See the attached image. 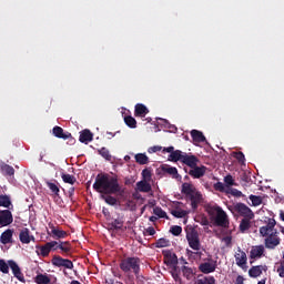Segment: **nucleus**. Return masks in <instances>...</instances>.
<instances>
[{"label": "nucleus", "mask_w": 284, "mask_h": 284, "mask_svg": "<svg viewBox=\"0 0 284 284\" xmlns=\"http://www.w3.org/2000/svg\"><path fill=\"white\" fill-rule=\"evenodd\" d=\"M93 190L102 194L101 199L108 205H116V197L112 196V194H123V187L119 183V175H110L108 173L97 175Z\"/></svg>", "instance_id": "nucleus-1"}, {"label": "nucleus", "mask_w": 284, "mask_h": 284, "mask_svg": "<svg viewBox=\"0 0 284 284\" xmlns=\"http://www.w3.org/2000/svg\"><path fill=\"white\" fill-rule=\"evenodd\" d=\"M120 270L129 275V281H132L134 276L139 278L141 274V258L138 256H129L124 257L120 262ZM134 274V276L130 275Z\"/></svg>", "instance_id": "nucleus-2"}, {"label": "nucleus", "mask_w": 284, "mask_h": 284, "mask_svg": "<svg viewBox=\"0 0 284 284\" xmlns=\"http://www.w3.org/2000/svg\"><path fill=\"white\" fill-rule=\"evenodd\" d=\"M206 212L215 227H230L227 213L221 206H207Z\"/></svg>", "instance_id": "nucleus-3"}, {"label": "nucleus", "mask_w": 284, "mask_h": 284, "mask_svg": "<svg viewBox=\"0 0 284 284\" xmlns=\"http://www.w3.org/2000/svg\"><path fill=\"white\" fill-rule=\"evenodd\" d=\"M264 245L266 250H276L281 245V237L278 236V230H275L273 233H268L265 236Z\"/></svg>", "instance_id": "nucleus-4"}, {"label": "nucleus", "mask_w": 284, "mask_h": 284, "mask_svg": "<svg viewBox=\"0 0 284 284\" xmlns=\"http://www.w3.org/2000/svg\"><path fill=\"white\" fill-rule=\"evenodd\" d=\"M265 225L260 227L261 236L265 237L276 231V220L274 217H265L264 220Z\"/></svg>", "instance_id": "nucleus-5"}, {"label": "nucleus", "mask_w": 284, "mask_h": 284, "mask_svg": "<svg viewBox=\"0 0 284 284\" xmlns=\"http://www.w3.org/2000/svg\"><path fill=\"white\" fill-rule=\"evenodd\" d=\"M53 132V136H57V139H63L64 141H68L69 145H74V143H77V140H74V138H72V133L70 132H63V128L61 126H54L52 129Z\"/></svg>", "instance_id": "nucleus-6"}, {"label": "nucleus", "mask_w": 284, "mask_h": 284, "mask_svg": "<svg viewBox=\"0 0 284 284\" xmlns=\"http://www.w3.org/2000/svg\"><path fill=\"white\" fill-rule=\"evenodd\" d=\"M234 211L239 212L240 216H243L244 219H254V212L245 203H236L234 205Z\"/></svg>", "instance_id": "nucleus-7"}, {"label": "nucleus", "mask_w": 284, "mask_h": 284, "mask_svg": "<svg viewBox=\"0 0 284 284\" xmlns=\"http://www.w3.org/2000/svg\"><path fill=\"white\" fill-rule=\"evenodd\" d=\"M51 263L52 265H54V267H65L67 270L74 268V264L72 263V261L63 258L59 255H54L51 260Z\"/></svg>", "instance_id": "nucleus-8"}, {"label": "nucleus", "mask_w": 284, "mask_h": 284, "mask_svg": "<svg viewBox=\"0 0 284 284\" xmlns=\"http://www.w3.org/2000/svg\"><path fill=\"white\" fill-rule=\"evenodd\" d=\"M162 254L164 256L165 265L169 267H176V265H179V257L176 256V253L170 250H164L162 251Z\"/></svg>", "instance_id": "nucleus-9"}, {"label": "nucleus", "mask_w": 284, "mask_h": 284, "mask_svg": "<svg viewBox=\"0 0 284 284\" xmlns=\"http://www.w3.org/2000/svg\"><path fill=\"white\" fill-rule=\"evenodd\" d=\"M265 256V246L263 244L252 246L250 251L251 261H258V258H263Z\"/></svg>", "instance_id": "nucleus-10"}, {"label": "nucleus", "mask_w": 284, "mask_h": 284, "mask_svg": "<svg viewBox=\"0 0 284 284\" xmlns=\"http://www.w3.org/2000/svg\"><path fill=\"white\" fill-rule=\"evenodd\" d=\"M14 217H12V212L10 210L0 211V227H7L11 225Z\"/></svg>", "instance_id": "nucleus-11"}, {"label": "nucleus", "mask_w": 284, "mask_h": 284, "mask_svg": "<svg viewBox=\"0 0 284 284\" xmlns=\"http://www.w3.org/2000/svg\"><path fill=\"white\" fill-rule=\"evenodd\" d=\"M199 270L202 274H212V272H216V262L209 260V262L201 263Z\"/></svg>", "instance_id": "nucleus-12"}, {"label": "nucleus", "mask_w": 284, "mask_h": 284, "mask_svg": "<svg viewBox=\"0 0 284 284\" xmlns=\"http://www.w3.org/2000/svg\"><path fill=\"white\" fill-rule=\"evenodd\" d=\"M205 172H207V166H199L197 164L189 171V176H192V179H203V176H205Z\"/></svg>", "instance_id": "nucleus-13"}, {"label": "nucleus", "mask_w": 284, "mask_h": 284, "mask_svg": "<svg viewBox=\"0 0 284 284\" xmlns=\"http://www.w3.org/2000/svg\"><path fill=\"white\" fill-rule=\"evenodd\" d=\"M235 263L237 267H245L247 265V254L241 250V247L237 248V252L235 253Z\"/></svg>", "instance_id": "nucleus-14"}, {"label": "nucleus", "mask_w": 284, "mask_h": 284, "mask_svg": "<svg viewBox=\"0 0 284 284\" xmlns=\"http://www.w3.org/2000/svg\"><path fill=\"white\" fill-rule=\"evenodd\" d=\"M187 201H191V207L192 210L199 209V203L203 200V195L201 192L195 191L194 193H191V195H186Z\"/></svg>", "instance_id": "nucleus-15"}, {"label": "nucleus", "mask_w": 284, "mask_h": 284, "mask_svg": "<svg viewBox=\"0 0 284 284\" xmlns=\"http://www.w3.org/2000/svg\"><path fill=\"white\" fill-rule=\"evenodd\" d=\"M182 163L184 165H187V168H191L192 170V168H196V165H199L200 160L199 158H196V155H190L187 153H184V156L182 158Z\"/></svg>", "instance_id": "nucleus-16"}, {"label": "nucleus", "mask_w": 284, "mask_h": 284, "mask_svg": "<svg viewBox=\"0 0 284 284\" xmlns=\"http://www.w3.org/2000/svg\"><path fill=\"white\" fill-rule=\"evenodd\" d=\"M123 225H125V216L118 215V217L112 219V221L109 223L110 230H123Z\"/></svg>", "instance_id": "nucleus-17"}, {"label": "nucleus", "mask_w": 284, "mask_h": 284, "mask_svg": "<svg viewBox=\"0 0 284 284\" xmlns=\"http://www.w3.org/2000/svg\"><path fill=\"white\" fill-rule=\"evenodd\" d=\"M19 239L20 242L23 243L24 245H29L31 241H34V236L30 235V229L28 227H24L20 231Z\"/></svg>", "instance_id": "nucleus-18"}, {"label": "nucleus", "mask_w": 284, "mask_h": 284, "mask_svg": "<svg viewBox=\"0 0 284 284\" xmlns=\"http://www.w3.org/2000/svg\"><path fill=\"white\" fill-rule=\"evenodd\" d=\"M266 270H267V266H263V265L252 266L248 270V276L251 278H258V276H261V274H263V272H265Z\"/></svg>", "instance_id": "nucleus-19"}, {"label": "nucleus", "mask_w": 284, "mask_h": 284, "mask_svg": "<svg viewBox=\"0 0 284 284\" xmlns=\"http://www.w3.org/2000/svg\"><path fill=\"white\" fill-rule=\"evenodd\" d=\"M197 191L199 190H196V186H194V184L187 182L182 183L181 194H184V196H190Z\"/></svg>", "instance_id": "nucleus-20"}, {"label": "nucleus", "mask_w": 284, "mask_h": 284, "mask_svg": "<svg viewBox=\"0 0 284 284\" xmlns=\"http://www.w3.org/2000/svg\"><path fill=\"white\" fill-rule=\"evenodd\" d=\"M93 140H94V134H92L90 130L85 129L80 133V138H79L80 143H85V145H88Z\"/></svg>", "instance_id": "nucleus-21"}, {"label": "nucleus", "mask_w": 284, "mask_h": 284, "mask_svg": "<svg viewBox=\"0 0 284 284\" xmlns=\"http://www.w3.org/2000/svg\"><path fill=\"white\" fill-rule=\"evenodd\" d=\"M191 138H192L194 143H205V141H207L205 139V135L203 134V132H201L199 130H192L191 131Z\"/></svg>", "instance_id": "nucleus-22"}, {"label": "nucleus", "mask_w": 284, "mask_h": 284, "mask_svg": "<svg viewBox=\"0 0 284 284\" xmlns=\"http://www.w3.org/2000/svg\"><path fill=\"white\" fill-rule=\"evenodd\" d=\"M136 190L138 192H144V193L152 192V185L150 184L149 181L141 180L136 183Z\"/></svg>", "instance_id": "nucleus-23"}, {"label": "nucleus", "mask_w": 284, "mask_h": 284, "mask_svg": "<svg viewBox=\"0 0 284 284\" xmlns=\"http://www.w3.org/2000/svg\"><path fill=\"white\" fill-rule=\"evenodd\" d=\"M36 247H37L38 256H42V258L50 256V253L52 252L50 250L48 242L44 245H40V246H36Z\"/></svg>", "instance_id": "nucleus-24"}, {"label": "nucleus", "mask_w": 284, "mask_h": 284, "mask_svg": "<svg viewBox=\"0 0 284 284\" xmlns=\"http://www.w3.org/2000/svg\"><path fill=\"white\" fill-rule=\"evenodd\" d=\"M241 185L244 187H251L252 186V175L247 172H242L240 175Z\"/></svg>", "instance_id": "nucleus-25"}, {"label": "nucleus", "mask_w": 284, "mask_h": 284, "mask_svg": "<svg viewBox=\"0 0 284 284\" xmlns=\"http://www.w3.org/2000/svg\"><path fill=\"white\" fill-rule=\"evenodd\" d=\"M184 156L185 152L181 150H175L174 152H172V154L169 155V161H172L173 163H178V161H180L182 163Z\"/></svg>", "instance_id": "nucleus-26"}, {"label": "nucleus", "mask_w": 284, "mask_h": 284, "mask_svg": "<svg viewBox=\"0 0 284 284\" xmlns=\"http://www.w3.org/2000/svg\"><path fill=\"white\" fill-rule=\"evenodd\" d=\"M8 265L12 270L13 276H16V278H18L19 281H22L21 268L19 267V264H17V262L11 260V261H8Z\"/></svg>", "instance_id": "nucleus-27"}, {"label": "nucleus", "mask_w": 284, "mask_h": 284, "mask_svg": "<svg viewBox=\"0 0 284 284\" xmlns=\"http://www.w3.org/2000/svg\"><path fill=\"white\" fill-rule=\"evenodd\" d=\"M12 230H6L0 236V243H2V245H8V243H12Z\"/></svg>", "instance_id": "nucleus-28"}, {"label": "nucleus", "mask_w": 284, "mask_h": 284, "mask_svg": "<svg viewBox=\"0 0 284 284\" xmlns=\"http://www.w3.org/2000/svg\"><path fill=\"white\" fill-rule=\"evenodd\" d=\"M162 172H164V174H169L173 179H176V176H179V170L168 164L162 165Z\"/></svg>", "instance_id": "nucleus-29"}, {"label": "nucleus", "mask_w": 284, "mask_h": 284, "mask_svg": "<svg viewBox=\"0 0 284 284\" xmlns=\"http://www.w3.org/2000/svg\"><path fill=\"white\" fill-rule=\"evenodd\" d=\"M252 219L250 217H244L242 219L241 223H240V232L242 234H245V232H247V230H250V227H252Z\"/></svg>", "instance_id": "nucleus-30"}, {"label": "nucleus", "mask_w": 284, "mask_h": 284, "mask_svg": "<svg viewBox=\"0 0 284 284\" xmlns=\"http://www.w3.org/2000/svg\"><path fill=\"white\" fill-rule=\"evenodd\" d=\"M50 227H51V234L53 239H65V236H68V232L61 231L54 227V225H51Z\"/></svg>", "instance_id": "nucleus-31"}, {"label": "nucleus", "mask_w": 284, "mask_h": 284, "mask_svg": "<svg viewBox=\"0 0 284 284\" xmlns=\"http://www.w3.org/2000/svg\"><path fill=\"white\" fill-rule=\"evenodd\" d=\"M134 112H135V116H144L150 112V110H148V106H145V104L139 103L135 105Z\"/></svg>", "instance_id": "nucleus-32"}, {"label": "nucleus", "mask_w": 284, "mask_h": 284, "mask_svg": "<svg viewBox=\"0 0 284 284\" xmlns=\"http://www.w3.org/2000/svg\"><path fill=\"white\" fill-rule=\"evenodd\" d=\"M1 172L4 176H14V168L10 166V164L2 163Z\"/></svg>", "instance_id": "nucleus-33"}, {"label": "nucleus", "mask_w": 284, "mask_h": 284, "mask_svg": "<svg viewBox=\"0 0 284 284\" xmlns=\"http://www.w3.org/2000/svg\"><path fill=\"white\" fill-rule=\"evenodd\" d=\"M196 284H216L214 276H199Z\"/></svg>", "instance_id": "nucleus-34"}, {"label": "nucleus", "mask_w": 284, "mask_h": 284, "mask_svg": "<svg viewBox=\"0 0 284 284\" xmlns=\"http://www.w3.org/2000/svg\"><path fill=\"white\" fill-rule=\"evenodd\" d=\"M135 161L139 163V165H148L150 163V158H148V155L144 153H138L135 154Z\"/></svg>", "instance_id": "nucleus-35"}, {"label": "nucleus", "mask_w": 284, "mask_h": 284, "mask_svg": "<svg viewBox=\"0 0 284 284\" xmlns=\"http://www.w3.org/2000/svg\"><path fill=\"white\" fill-rule=\"evenodd\" d=\"M45 185H47V187H49V190L52 192V194H54V196H59V193L61 192V190L59 189V184H57L54 182L47 181Z\"/></svg>", "instance_id": "nucleus-36"}, {"label": "nucleus", "mask_w": 284, "mask_h": 284, "mask_svg": "<svg viewBox=\"0 0 284 284\" xmlns=\"http://www.w3.org/2000/svg\"><path fill=\"white\" fill-rule=\"evenodd\" d=\"M98 153L102 159H105V161H112V154H110V150H108V148L102 146L98 150Z\"/></svg>", "instance_id": "nucleus-37"}, {"label": "nucleus", "mask_w": 284, "mask_h": 284, "mask_svg": "<svg viewBox=\"0 0 284 284\" xmlns=\"http://www.w3.org/2000/svg\"><path fill=\"white\" fill-rule=\"evenodd\" d=\"M34 283H37V284H50V277L45 274L40 273L34 277Z\"/></svg>", "instance_id": "nucleus-38"}, {"label": "nucleus", "mask_w": 284, "mask_h": 284, "mask_svg": "<svg viewBox=\"0 0 284 284\" xmlns=\"http://www.w3.org/2000/svg\"><path fill=\"white\" fill-rule=\"evenodd\" d=\"M61 179L63 183H69V185H74L77 183V178L74 175H70L68 173H62Z\"/></svg>", "instance_id": "nucleus-39"}, {"label": "nucleus", "mask_w": 284, "mask_h": 284, "mask_svg": "<svg viewBox=\"0 0 284 284\" xmlns=\"http://www.w3.org/2000/svg\"><path fill=\"white\" fill-rule=\"evenodd\" d=\"M59 250H61L63 254H70V252H72V245L70 242H60Z\"/></svg>", "instance_id": "nucleus-40"}, {"label": "nucleus", "mask_w": 284, "mask_h": 284, "mask_svg": "<svg viewBox=\"0 0 284 284\" xmlns=\"http://www.w3.org/2000/svg\"><path fill=\"white\" fill-rule=\"evenodd\" d=\"M187 243L191 250H195L196 252L201 250V240L199 237H195L194 240H189Z\"/></svg>", "instance_id": "nucleus-41"}, {"label": "nucleus", "mask_w": 284, "mask_h": 284, "mask_svg": "<svg viewBox=\"0 0 284 284\" xmlns=\"http://www.w3.org/2000/svg\"><path fill=\"white\" fill-rule=\"evenodd\" d=\"M10 205H12L10 196L0 194V207H10Z\"/></svg>", "instance_id": "nucleus-42"}, {"label": "nucleus", "mask_w": 284, "mask_h": 284, "mask_svg": "<svg viewBox=\"0 0 284 284\" xmlns=\"http://www.w3.org/2000/svg\"><path fill=\"white\" fill-rule=\"evenodd\" d=\"M153 214H155V216H159V219H170L168 216V213L165 211H163V209H161V206H155L153 209Z\"/></svg>", "instance_id": "nucleus-43"}, {"label": "nucleus", "mask_w": 284, "mask_h": 284, "mask_svg": "<svg viewBox=\"0 0 284 284\" xmlns=\"http://www.w3.org/2000/svg\"><path fill=\"white\" fill-rule=\"evenodd\" d=\"M253 207H258V205H261L263 203V197L258 196V195H250L248 196Z\"/></svg>", "instance_id": "nucleus-44"}, {"label": "nucleus", "mask_w": 284, "mask_h": 284, "mask_svg": "<svg viewBox=\"0 0 284 284\" xmlns=\"http://www.w3.org/2000/svg\"><path fill=\"white\" fill-rule=\"evenodd\" d=\"M124 123L128 125V128L134 129L136 128V119H134L132 115L124 118Z\"/></svg>", "instance_id": "nucleus-45"}, {"label": "nucleus", "mask_w": 284, "mask_h": 284, "mask_svg": "<svg viewBox=\"0 0 284 284\" xmlns=\"http://www.w3.org/2000/svg\"><path fill=\"white\" fill-rule=\"evenodd\" d=\"M155 247H170V240L161 237L155 242Z\"/></svg>", "instance_id": "nucleus-46"}, {"label": "nucleus", "mask_w": 284, "mask_h": 284, "mask_svg": "<svg viewBox=\"0 0 284 284\" xmlns=\"http://www.w3.org/2000/svg\"><path fill=\"white\" fill-rule=\"evenodd\" d=\"M171 214L172 216H175V219H185V216H187V212L185 210H172Z\"/></svg>", "instance_id": "nucleus-47"}, {"label": "nucleus", "mask_w": 284, "mask_h": 284, "mask_svg": "<svg viewBox=\"0 0 284 284\" xmlns=\"http://www.w3.org/2000/svg\"><path fill=\"white\" fill-rule=\"evenodd\" d=\"M182 274H183V276H185V278H187V281H190V278H192V276H194V271H192V268H190L187 266H183Z\"/></svg>", "instance_id": "nucleus-48"}, {"label": "nucleus", "mask_w": 284, "mask_h": 284, "mask_svg": "<svg viewBox=\"0 0 284 284\" xmlns=\"http://www.w3.org/2000/svg\"><path fill=\"white\" fill-rule=\"evenodd\" d=\"M0 272H2V274L10 273V265L6 263V260H0Z\"/></svg>", "instance_id": "nucleus-49"}, {"label": "nucleus", "mask_w": 284, "mask_h": 284, "mask_svg": "<svg viewBox=\"0 0 284 284\" xmlns=\"http://www.w3.org/2000/svg\"><path fill=\"white\" fill-rule=\"evenodd\" d=\"M170 232L171 234H173V236H181L183 227H181L180 225H173L171 226Z\"/></svg>", "instance_id": "nucleus-50"}, {"label": "nucleus", "mask_w": 284, "mask_h": 284, "mask_svg": "<svg viewBox=\"0 0 284 284\" xmlns=\"http://www.w3.org/2000/svg\"><path fill=\"white\" fill-rule=\"evenodd\" d=\"M142 181H152V170L150 169H144L142 170Z\"/></svg>", "instance_id": "nucleus-51"}, {"label": "nucleus", "mask_w": 284, "mask_h": 284, "mask_svg": "<svg viewBox=\"0 0 284 284\" xmlns=\"http://www.w3.org/2000/svg\"><path fill=\"white\" fill-rule=\"evenodd\" d=\"M282 260L283 261L280 262V266L276 270L280 278H284V252H283V255H282Z\"/></svg>", "instance_id": "nucleus-52"}, {"label": "nucleus", "mask_w": 284, "mask_h": 284, "mask_svg": "<svg viewBox=\"0 0 284 284\" xmlns=\"http://www.w3.org/2000/svg\"><path fill=\"white\" fill-rule=\"evenodd\" d=\"M194 239H199V232L192 229L190 232L186 233V241H192Z\"/></svg>", "instance_id": "nucleus-53"}, {"label": "nucleus", "mask_w": 284, "mask_h": 284, "mask_svg": "<svg viewBox=\"0 0 284 284\" xmlns=\"http://www.w3.org/2000/svg\"><path fill=\"white\" fill-rule=\"evenodd\" d=\"M224 183L225 185H227V187H232V185H236V183L234 182V178L231 174H227L224 178Z\"/></svg>", "instance_id": "nucleus-54"}, {"label": "nucleus", "mask_w": 284, "mask_h": 284, "mask_svg": "<svg viewBox=\"0 0 284 284\" xmlns=\"http://www.w3.org/2000/svg\"><path fill=\"white\" fill-rule=\"evenodd\" d=\"M233 156L236 159V161H239V163H245V154H243V152H235L233 153Z\"/></svg>", "instance_id": "nucleus-55"}, {"label": "nucleus", "mask_w": 284, "mask_h": 284, "mask_svg": "<svg viewBox=\"0 0 284 284\" xmlns=\"http://www.w3.org/2000/svg\"><path fill=\"white\" fill-rule=\"evenodd\" d=\"M47 244L49 245V250H51V252H57V250H59L60 243L57 241L47 242Z\"/></svg>", "instance_id": "nucleus-56"}, {"label": "nucleus", "mask_w": 284, "mask_h": 284, "mask_svg": "<svg viewBox=\"0 0 284 284\" xmlns=\"http://www.w3.org/2000/svg\"><path fill=\"white\" fill-rule=\"evenodd\" d=\"M230 194L235 196L236 199H241V196H245L243 192L239 191V189H231Z\"/></svg>", "instance_id": "nucleus-57"}, {"label": "nucleus", "mask_w": 284, "mask_h": 284, "mask_svg": "<svg viewBox=\"0 0 284 284\" xmlns=\"http://www.w3.org/2000/svg\"><path fill=\"white\" fill-rule=\"evenodd\" d=\"M154 234H156V230L153 226H149L144 231V236H154Z\"/></svg>", "instance_id": "nucleus-58"}, {"label": "nucleus", "mask_w": 284, "mask_h": 284, "mask_svg": "<svg viewBox=\"0 0 284 284\" xmlns=\"http://www.w3.org/2000/svg\"><path fill=\"white\" fill-rule=\"evenodd\" d=\"M214 190H217V192H223L225 190V185L223 182H217L214 184Z\"/></svg>", "instance_id": "nucleus-59"}, {"label": "nucleus", "mask_w": 284, "mask_h": 284, "mask_svg": "<svg viewBox=\"0 0 284 284\" xmlns=\"http://www.w3.org/2000/svg\"><path fill=\"white\" fill-rule=\"evenodd\" d=\"M200 224L203 225L204 227H207V225H210V220H207L206 216H202L200 220Z\"/></svg>", "instance_id": "nucleus-60"}, {"label": "nucleus", "mask_w": 284, "mask_h": 284, "mask_svg": "<svg viewBox=\"0 0 284 284\" xmlns=\"http://www.w3.org/2000/svg\"><path fill=\"white\" fill-rule=\"evenodd\" d=\"M161 150H163L162 146L155 145L149 149L150 154L154 153V152H161Z\"/></svg>", "instance_id": "nucleus-61"}, {"label": "nucleus", "mask_w": 284, "mask_h": 284, "mask_svg": "<svg viewBox=\"0 0 284 284\" xmlns=\"http://www.w3.org/2000/svg\"><path fill=\"white\" fill-rule=\"evenodd\" d=\"M224 243L227 247H230L232 245V236L224 237Z\"/></svg>", "instance_id": "nucleus-62"}, {"label": "nucleus", "mask_w": 284, "mask_h": 284, "mask_svg": "<svg viewBox=\"0 0 284 284\" xmlns=\"http://www.w3.org/2000/svg\"><path fill=\"white\" fill-rule=\"evenodd\" d=\"M133 183H134V179H132V178H125V180H124V184H125V185H133Z\"/></svg>", "instance_id": "nucleus-63"}, {"label": "nucleus", "mask_w": 284, "mask_h": 284, "mask_svg": "<svg viewBox=\"0 0 284 284\" xmlns=\"http://www.w3.org/2000/svg\"><path fill=\"white\" fill-rule=\"evenodd\" d=\"M244 282H245V278H244L242 275H239V276L236 277L235 284H244Z\"/></svg>", "instance_id": "nucleus-64"}]
</instances>
